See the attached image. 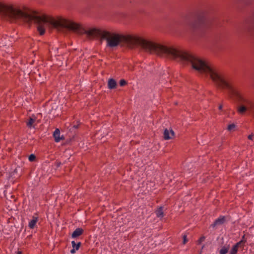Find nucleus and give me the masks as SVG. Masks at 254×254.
<instances>
[{"label": "nucleus", "instance_id": "obj_11", "mask_svg": "<svg viewBox=\"0 0 254 254\" xmlns=\"http://www.w3.org/2000/svg\"><path fill=\"white\" fill-rule=\"evenodd\" d=\"M239 247L240 243L235 244L230 250L229 254H237Z\"/></svg>", "mask_w": 254, "mask_h": 254}, {"label": "nucleus", "instance_id": "obj_15", "mask_svg": "<svg viewBox=\"0 0 254 254\" xmlns=\"http://www.w3.org/2000/svg\"><path fill=\"white\" fill-rule=\"evenodd\" d=\"M235 127V125L234 124H230V125H228V126L227 127V129L229 131H231L232 130L234 129Z\"/></svg>", "mask_w": 254, "mask_h": 254}, {"label": "nucleus", "instance_id": "obj_18", "mask_svg": "<svg viewBox=\"0 0 254 254\" xmlns=\"http://www.w3.org/2000/svg\"><path fill=\"white\" fill-rule=\"evenodd\" d=\"M245 236L244 235L242 237V240L240 242L237 243H240V246L241 245V244H245L246 242V240H245Z\"/></svg>", "mask_w": 254, "mask_h": 254}, {"label": "nucleus", "instance_id": "obj_26", "mask_svg": "<svg viewBox=\"0 0 254 254\" xmlns=\"http://www.w3.org/2000/svg\"><path fill=\"white\" fill-rule=\"evenodd\" d=\"M17 254H22V253H21V252H20V251H18V252H17Z\"/></svg>", "mask_w": 254, "mask_h": 254}, {"label": "nucleus", "instance_id": "obj_19", "mask_svg": "<svg viewBox=\"0 0 254 254\" xmlns=\"http://www.w3.org/2000/svg\"><path fill=\"white\" fill-rule=\"evenodd\" d=\"M183 244H186V243L188 242L187 235H184L183 237Z\"/></svg>", "mask_w": 254, "mask_h": 254}, {"label": "nucleus", "instance_id": "obj_17", "mask_svg": "<svg viewBox=\"0 0 254 254\" xmlns=\"http://www.w3.org/2000/svg\"><path fill=\"white\" fill-rule=\"evenodd\" d=\"M119 83L121 86H124L127 84V82L125 79H121L120 80Z\"/></svg>", "mask_w": 254, "mask_h": 254}, {"label": "nucleus", "instance_id": "obj_8", "mask_svg": "<svg viewBox=\"0 0 254 254\" xmlns=\"http://www.w3.org/2000/svg\"><path fill=\"white\" fill-rule=\"evenodd\" d=\"M117 82L116 80L113 78H111L108 82V87L109 89H113L116 87Z\"/></svg>", "mask_w": 254, "mask_h": 254}, {"label": "nucleus", "instance_id": "obj_7", "mask_svg": "<svg viewBox=\"0 0 254 254\" xmlns=\"http://www.w3.org/2000/svg\"><path fill=\"white\" fill-rule=\"evenodd\" d=\"M53 136L56 142H59L60 140L64 139V137H60V130L59 128L55 129L53 133Z\"/></svg>", "mask_w": 254, "mask_h": 254}, {"label": "nucleus", "instance_id": "obj_3", "mask_svg": "<svg viewBox=\"0 0 254 254\" xmlns=\"http://www.w3.org/2000/svg\"><path fill=\"white\" fill-rule=\"evenodd\" d=\"M39 220L38 215L35 213L32 217V219L29 222L28 227L30 229H33L35 227L36 224Z\"/></svg>", "mask_w": 254, "mask_h": 254}, {"label": "nucleus", "instance_id": "obj_13", "mask_svg": "<svg viewBox=\"0 0 254 254\" xmlns=\"http://www.w3.org/2000/svg\"><path fill=\"white\" fill-rule=\"evenodd\" d=\"M81 242H78L77 244L75 242V241H72L71 242V245L73 249H74L76 251H78L81 246Z\"/></svg>", "mask_w": 254, "mask_h": 254}, {"label": "nucleus", "instance_id": "obj_6", "mask_svg": "<svg viewBox=\"0 0 254 254\" xmlns=\"http://www.w3.org/2000/svg\"><path fill=\"white\" fill-rule=\"evenodd\" d=\"M84 230L81 228H76L72 233L71 237L73 239L76 238L83 234Z\"/></svg>", "mask_w": 254, "mask_h": 254}, {"label": "nucleus", "instance_id": "obj_24", "mask_svg": "<svg viewBox=\"0 0 254 254\" xmlns=\"http://www.w3.org/2000/svg\"><path fill=\"white\" fill-rule=\"evenodd\" d=\"M223 106L222 105H220L218 108L219 110H221L222 109Z\"/></svg>", "mask_w": 254, "mask_h": 254}, {"label": "nucleus", "instance_id": "obj_9", "mask_svg": "<svg viewBox=\"0 0 254 254\" xmlns=\"http://www.w3.org/2000/svg\"><path fill=\"white\" fill-rule=\"evenodd\" d=\"M155 212L158 218H162L164 216L163 208L162 206L159 207Z\"/></svg>", "mask_w": 254, "mask_h": 254}, {"label": "nucleus", "instance_id": "obj_2", "mask_svg": "<svg viewBox=\"0 0 254 254\" xmlns=\"http://www.w3.org/2000/svg\"><path fill=\"white\" fill-rule=\"evenodd\" d=\"M186 60L187 61L184 65L190 64L195 70L209 76L218 88L227 90L229 95L235 98L241 105L238 108L239 114H243L247 111L251 112L254 109V101L236 87L230 77L222 71L190 53Z\"/></svg>", "mask_w": 254, "mask_h": 254}, {"label": "nucleus", "instance_id": "obj_25", "mask_svg": "<svg viewBox=\"0 0 254 254\" xmlns=\"http://www.w3.org/2000/svg\"><path fill=\"white\" fill-rule=\"evenodd\" d=\"M203 24L202 20L200 21V28L201 27L202 25Z\"/></svg>", "mask_w": 254, "mask_h": 254}, {"label": "nucleus", "instance_id": "obj_1", "mask_svg": "<svg viewBox=\"0 0 254 254\" xmlns=\"http://www.w3.org/2000/svg\"><path fill=\"white\" fill-rule=\"evenodd\" d=\"M22 21L29 25L32 23L37 26L40 35L45 33L47 27L61 30L67 29L78 34H86L89 38H100L106 40L107 46L113 48L121 42L126 43L129 48L140 46L145 52L154 54L161 57L169 58L180 62L186 63L189 52L172 47L147 41L135 35H121L104 30L101 28H91L86 30L79 23L62 17L55 18L45 14L39 15L25 6L14 5V22Z\"/></svg>", "mask_w": 254, "mask_h": 254}, {"label": "nucleus", "instance_id": "obj_16", "mask_svg": "<svg viewBox=\"0 0 254 254\" xmlns=\"http://www.w3.org/2000/svg\"><path fill=\"white\" fill-rule=\"evenodd\" d=\"M28 159H29V160L31 162L34 161L36 159L35 155L33 154L30 155Z\"/></svg>", "mask_w": 254, "mask_h": 254}, {"label": "nucleus", "instance_id": "obj_14", "mask_svg": "<svg viewBox=\"0 0 254 254\" xmlns=\"http://www.w3.org/2000/svg\"><path fill=\"white\" fill-rule=\"evenodd\" d=\"M189 26L190 27V28L194 30L199 28V26H197V22H195V23L190 24Z\"/></svg>", "mask_w": 254, "mask_h": 254}, {"label": "nucleus", "instance_id": "obj_10", "mask_svg": "<svg viewBox=\"0 0 254 254\" xmlns=\"http://www.w3.org/2000/svg\"><path fill=\"white\" fill-rule=\"evenodd\" d=\"M36 118H32L31 117L29 118V119L26 122V126L28 128L34 127V126H33V124L35 122Z\"/></svg>", "mask_w": 254, "mask_h": 254}, {"label": "nucleus", "instance_id": "obj_5", "mask_svg": "<svg viewBox=\"0 0 254 254\" xmlns=\"http://www.w3.org/2000/svg\"><path fill=\"white\" fill-rule=\"evenodd\" d=\"M225 221V218L224 216H221L217 219H216L214 223L211 224V227L214 228L217 225H220L223 224Z\"/></svg>", "mask_w": 254, "mask_h": 254}, {"label": "nucleus", "instance_id": "obj_28", "mask_svg": "<svg viewBox=\"0 0 254 254\" xmlns=\"http://www.w3.org/2000/svg\"><path fill=\"white\" fill-rule=\"evenodd\" d=\"M200 254H201V253H200Z\"/></svg>", "mask_w": 254, "mask_h": 254}, {"label": "nucleus", "instance_id": "obj_23", "mask_svg": "<svg viewBox=\"0 0 254 254\" xmlns=\"http://www.w3.org/2000/svg\"><path fill=\"white\" fill-rule=\"evenodd\" d=\"M76 250H75L74 249H73V248H72V249L70 250V253H71V254H74L76 252Z\"/></svg>", "mask_w": 254, "mask_h": 254}, {"label": "nucleus", "instance_id": "obj_22", "mask_svg": "<svg viewBox=\"0 0 254 254\" xmlns=\"http://www.w3.org/2000/svg\"><path fill=\"white\" fill-rule=\"evenodd\" d=\"M254 136V134H250L249 136H248V139H250V140H252L253 139V137Z\"/></svg>", "mask_w": 254, "mask_h": 254}, {"label": "nucleus", "instance_id": "obj_20", "mask_svg": "<svg viewBox=\"0 0 254 254\" xmlns=\"http://www.w3.org/2000/svg\"><path fill=\"white\" fill-rule=\"evenodd\" d=\"M205 240V237L202 236L199 238L198 240V244H200L202 242H203Z\"/></svg>", "mask_w": 254, "mask_h": 254}, {"label": "nucleus", "instance_id": "obj_4", "mask_svg": "<svg viewBox=\"0 0 254 254\" xmlns=\"http://www.w3.org/2000/svg\"><path fill=\"white\" fill-rule=\"evenodd\" d=\"M174 136V132L172 129H168L165 128L164 131V138L165 140H169Z\"/></svg>", "mask_w": 254, "mask_h": 254}, {"label": "nucleus", "instance_id": "obj_12", "mask_svg": "<svg viewBox=\"0 0 254 254\" xmlns=\"http://www.w3.org/2000/svg\"><path fill=\"white\" fill-rule=\"evenodd\" d=\"M230 248L229 245L223 247L219 251V254H227Z\"/></svg>", "mask_w": 254, "mask_h": 254}, {"label": "nucleus", "instance_id": "obj_27", "mask_svg": "<svg viewBox=\"0 0 254 254\" xmlns=\"http://www.w3.org/2000/svg\"><path fill=\"white\" fill-rule=\"evenodd\" d=\"M204 247V246H203L202 247V249H203Z\"/></svg>", "mask_w": 254, "mask_h": 254}, {"label": "nucleus", "instance_id": "obj_21", "mask_svg": "<svg viewBox=\"0 0 254 254\" xmlns=\"http://www.w3.org/2000/svg\"><path fill=\"white\" fill-rule=\"evenodd\" d=\"M80 124L78 122H77L73 126V127L76 129L78 128Z\"/></svg>", "mask_w": 254, "mask_h": 254}]
</instances>
